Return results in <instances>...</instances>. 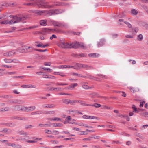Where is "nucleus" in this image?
Instances as JSON below:
<instances>
[{"instance_id":"nucleus-50","label":"nucleus","mask_w":148,"mask_h":148,"mask_svg":"<svg viewBox=\"0 0 148 148\" xmlns=\"http://www.w3.org/2000/svg\"><path fill=\"white\" fill-rule=\"evenodd\" d=\"M34 50H35V51H38L39 52H44L46 51L47 50V49H45L44 50H40V49H34Z\"/></svg>"},{"instance_id":"nucleus-45","label":"nucleus","mask_w":148,"mask_h":148,"mask_svg":"<svg viewBox=\"0 0 148 148\" xmlns=\"http://www.w3.org/2000/svg\"><path fill=\"white\" fill-rule=\"evenodd\" d=\"M82 88L85 89H87L90 88L88 86L85 84L83 85L82 86Z\"/></svg>"},{"instance_id":"nucleus-41","label":"nucleus","mask_w":148,"mask_h":148,"mask_svg":"<svg viewBox=\"0 0 148 148\" xmlns=\"http://www.w3.org/2000/svg\"><path fill=\"white\" fill-rule=\"evenodd\" d=\"M62 25L60 27H63L66 28H67L68 27V24L67 23H62Z\"/></svg>"},{"instance_id":"nucleus-19","label":"nucleus","mask_w":148,"mask_h":148,"mask_svg":"<svg viewBox=\"0 0 148 148\" xmlns=\"http://www.w3.org/2000/svg\"><path fill=\"white\" fill-rule=\"evenodd\" d=\"M9 146H10L12 147H13L14 148H21L22 146L21 145L19 144H11L10 145H9Z\"/></svg>"},{"instance_id":"nucleus-5","label":"nucleus","mask_w":148,"mask_h":148,"mask_svg":"<svg viewBox=\"0 0 148 148\" xmlns=\"http://www.w3.org/2000/svg\"><path fill=\"white\" fill-rule=\"evenodd\" d=\"M47 23L50 24H53L54 26L61 27L62 26V23L49 19L47 20Z\"/></svg>"},{"instance_id":"nucleus-14","label":"nucleus","mask_w":148,"mask_h":148,"mask_svg":"<svg viewBox=\"0 0 148 148\" xmlns=\"http://www.w3.org/2000/svg\"><path fill=\"white\" fill-rule=\"evenodd\" d=\"M12 132V131L10 129L4 128L2 130V132L4 133L7 134H9Z\"/></svg>"},{"instance_id":"nucleus-11","label":"nucleus","mask_w":148,"mask_h":148,"mask_svg":"<svg viewBox=\"0 0 148 148\" xmlns=\"http://www.w3.org/2000/svg\"><path fill=\"white\" fill-rule=\"evenodd\" d=\"M128 88L130 90L131 92L134 93L138 92L139 90L138 88H134L132 87H128Z\"/></svg>"},{"instance_id":"nucleus-48","label":"nucleus","mask_w":148,"mask_h":148,"mask_svg":"<svg viewBox=\"0 0 148 148\" xmlns=\"http://www.w3.org/2000/svg\"><path fill=\"white\" fill-rule=\"evenodd\" d=\"M74 87L73 86L72 84H71V85L70 86H69L67 87H66L65 88V89H68L69 90H71Z\"/></svg>"},{"instance_id":"nucleus-1","label":"nucleus","mask_w":148,"mask_h":148,"mask_svg":"<svg viewBox=\"0 0 148 148\" xmlns=\"http://www.w3.org/2000/svg\"><path fill=\"white\" fill-rule=\"evenodd\" d=\"M64 11L61 9H57L54 10H43L38 11L36 10V13L38 15H41L43 14H47L48 15H55V14H59L62 13Z\"/></svg>"},{"instance_id":"nucleus-30","label":"nucleus","mask_w":148,"mask_h":148,"mask_svg":"<svg viewBox=\"0 0 148 148\" xmlns=\"http://www.w3.org/2000/svg\"><path fill=\"white\" fill-rule=\"evenodd\" d=\"M4 61L7 63H11V60L10 59H8L5 58L4 59Z\"/></svg>"},{"instance_id":"nucleus-26","label":"nucleus","mask_w":148,"mask_h":148,"mask_svg":"<svg viewBox=\"0 0 148 148\" xmlns=\"http://www.w3.org/2000/svg\"><path fill=\"white\" fill-rule=\"evenodd\" d=\"M54 127H61L63 126V125L61 123H53L52 124Z\"/></svg>"},{"instance_id":"nucleus-22","label":"nucleus","mask_w":148,"mask_h":148,"mask_svg":"<svg viewBox=\"0 0 148 148\" xmlns=\"http://www.w3.org/2000/svg\"><path fill=\"white\" fill-rule=\"evenodd\" d=\"M15 108V109L16 110H21V109L22 108V107H21V106L18 105H16L14 106Z\"/></svg>"},{"instance_id":"nucleus-59","label":"nucleus","mask_w":148,"mask_h":148,"mask_svg":"<svg viewBox=\"0 0 148 148\" xmlns=\"http://www.w3.org/2000/svg\"><path fill=\"white\" fill-rule=\"evenodd\" d=\"M79 46L80 47H81L82 48H84V44L82 42H79Z\"/></svg>"},{"instance_id":"nucleus-17","label":"nucleus","mask_w":148,"mask_h":148,"mask_svg":"<svg viewBox=\"0 0 148 148\" xmlns=\"http://www.w3.org/2000/svg\"><path fill=\"white\" fill-rule=\"evenodd\" d=\"M72 46V48H77L79 47V42H76L74 43H71Z\"/></svg>"},{"instance_id":"nucleus-3","label":"nucleus","mask_w":148,"mask_h":148,"mask_svg":"<svg viewBox=\"0 0 148 148\" xmlns=\"http://www.w3.org/2000/svg\"><path fill=\"white\" fill-rule=\"evenodd\" d=\"M35 5H37L39 7L51 8L53 7V5H48V3L45 2L44 0H36L34 1Z\"/></svg>"},{"instance_id":"nucleus-46","label":"nucleus","mask_w":148,"mask_h":148,"mask_svg":"<svg viewBox=\"0 0 148 148\" xmlns=\"http://www.w3.org/2000/svg\"><path fill=\"white\" fill-rule=\"evenodd\" d=\"M18 60L16 59H13V60H11V63L12 62H13L14 63H18Z\"/></svg>"},{"instance_id":"nucleus-47","label":"nucleus","mask_w":148,"mask_h":148,"mask_svg":"<svg viewBox=\"0 0 148 148\" xmlns=\"http://www.w3.org/2000/svg\"><path fill=\"white\" fill-rule=\"evenodd\" d=\"M59 133V132L57 130H53L52 132V134L54 135H58Z\"/></svg>"},{"instance_id":"nucleus-62","label":"nucleus","mask_w":148,"mask_h":148,"mask_svg":"<svg viewBox=\"0 0 148 148\" xmlns=\"http://www.w3.org/2000/svg\"><path fill=\"white\" fill-rule=\"evenodd\" d=\"M53 38H57V36L56 35H52V36L50 37V39L51 40L53 39Z\"/></svg>"},{"instance_id":"nucleus-24","label":"nucleus","mask_w":148,"mask_h":148,"mask_svg":"<svg viewBox=\"0 0 148 148\" xmlns=\"http://www.w3.org/2000/svg\"><path fill=\"white\" fill-rule=\"evenodd\" d=\"M143 39V37L142 34H140L137 36V40L139 41H142Z\"/></svg>"},{"instance_id":"nucleus-7","label":"nucleus","mask_w":148,"mask_h":148,"mask_svg":"<svg viewBox=\"0 0 148 148\" xmlns=\"http://www.w3.org/2000/svg\"><path fill=\"white\" fill-rule=\"evenodd\" d=\"M15 52L13 51H10L5 52L3 53V55L7 57H10L13 56Z\"/></svg>"},{"instance_id":"nucleus-12","label":"nucleus","mask_w":148,"mask_h":148,"mask_svg":"<svg viewBox=\"0 0 148 148\" xmlns=\"http://www.w3.org/2000/svg\"><path fill=\"white\" fill-rule=\"evenodd\" d=\"M55 105L54 104H43L42 105V107L44 108H51L55 107Z\"/></svg>"},{"instance_id":"nucleus-60","label":"nucleus","mask_w":148,"mask_h":148,"mask_svg":"<svg viewBox=\"0 0 148 148\" xmlns=\"http://www.w3.org/2000/svg\"><path fill=\"white\" fill-rule=\"evenodd\" d=\"M61 89L60 88H53V90H55V91H58L60 90Z\"/></svg>"},{"instance_id":"nucleus-33","label":"nucleus","mask_w":148,"mask_h":148,"mask_svg":"<svg viewBox=\"0 0 148 148\" xmlns=\"http://www.w3.org/2000/svg\"><path fill=\"white\" fill-rule=\"evenodd\" d=\"M9 108L8 107H6L4 108H2L0 110L1 111H6L9 110Z\"/></svg>"},{"instance_id":"nucleus-38","label":"nucleus","mask_w":148,"mask_h":148,"mask_svg":"<svg viewBox=\"0 0 148 148\" xmlns=\"http://www.w3.org/2000/svg\"><path fill=\"white\" fill-rule=\"evenodd\" d=\"M15 119H16L17 120H23L24 121H25L26 120V118L24 117H16L14 118Z\"/></svg>"},{"instance_id":"nucleus-34","label":"nucleus","mask_w":148,"mask_h":148,"mask_svg":"<svg viewBox=\"0 0 148 148\" xmlns=\"http://www.w3.org/2000/svg\"><path fill=\"white\" fill-rule=\"evenodd\" d=\"M125 14L124 12H123L122 13V14L121 15H118L117 16H115V17H119V18H123V17L124 16H125Z\"/></svg>"},{"instance_id":"nucleus-57","label":"nucleus","mask_w":148,"mask_h":148,"mask_svg":"<svg viewBox=\"0 0 148 148\" xmlns=\"http://www.w3.org/2000/svg\"><path fill=\"white\" fill-rule=\"evenodd\" d=\"M58 68L60 69L66 68V65L59 66H58Z\"/></svg>"},{"instance_id":"nucleus-56","label":"nucleus","mask_w":148,"mask_h":148,"mask_svg":"<svg viewBox=\"0 0 148 148\" xmlns=\"http://www.w3.org/2000/svg\"><path fill=\"white\" fill-rule=\"evenodd\" d=\"M33 126L31 125H26L25 126V129H27L28 128H30L31 127Z\"/></svg>"},{"instance_id":"nucleus-43","label":"nucleus","mask_w":148,"mask_h":148,"mask_svg":"<svg viewBox=\"0 0 148 148\" xmlns=\"http://www.w3.org/2000/svg\"><path fill=\"white\" fill-rule=\"evenodd\" d=\"M0 97H1V98L3 97V98H12V96H9L8 95L3 96H1Z\"/></svg>"},{"instance_id":"nucleus-64","label":"nucleus","mask_w":148,"mask_h":148,"mask_svg":"<svg viewBox=\"0 0 148 148\" xmlns=\"http://www.w3.org/2000/svg\"><path fill=\"white\" fill-rule=\"evenodd\" d=\"M79 55L80 57H86V54L84 53H81L79 54Z\"/></svg>"},{"instance_id":"nucleus-55","label":"nucleus","mask_w":148,"mask_h":148,"mask_svg":"<svg viewBox=\"0 0 148 148\" xmlns=\"http://www.w3.org/2000/svg\"><path fill=\"white\" fill-rule=\"evenodd\" d=\"M129 62L132 61V64H134L136 63V61L135 60H133L131 59L129 60H128Z\"/></svg>"},{"instance_id":"nucleus-54","label":"nucleus","mask_w":148,"mask_h":148,"mask_svg":"<svg viewBox=\"0 0 148 148\" xmlns=\"http://www.w3.org/2000/svg\"><path fill=\"white\" fill-rule=\"evenodd\" d=\"M56 85H62V86H64V85H68V84L67 83H57Z\"/></svg>"},{"instance_id":"nucleus-18","label":"nucleus","mask_w":148,"mask_h":148,"mask_svg":"<svg viewBox=\"0 0 148 148\" xmlns=\"http://www.w3.org/2000/svg\"><path fill=\"white\" fill-rule=\"evenodd\" d=\"M10 21H9L8 20H4L3 21L1 22V24H12V22H10Z\"/></svg>"},{"instance_id":"nucleus-20","label":"nucleus","mask_w":148,"mask_h":148,"mask_svg":"<svg viewBox=\"0 0 148 148\" xmlns=\"http://www.w3.org/2000/svg\"><path fill=\"white\" fill-rule=\"evenodd\" d=\"M138 11L135 9H132L131 10L132 14L134 15H136L138 14Z\"/></svg>"},{"instance_id":"nucleus-40","label":"nucleus","mask_w":148,"mask_h":148,"mask_svg":"<svg viewBox=\"0 0 148 148\" xmlns=\"http://www.w3.org/2000/svg\"><path fill=\"white\" fill-rule=\"evenodd\" d=\"M124 23L127 25V27L129 28H131L132 27V25L128 22L127 21H124Z\"/></svg>"},{"instance_id":"nucleus-28","label":"nucleus","mask_w":148,"mask_h":148,"mask_svg":"<svg viewBox=\"0 0 148 148\" xmlns=\"http://www.w3.org/2000/svg\"><path fill=\"white\" fill-rule=\"evenodd\" d=\"M62 102L66 104H68L70 103V99H63L62 100Z\"/></svg>"},{"instance_id":"nucleus-63","label":"nucleus","mask_w":148,"mask_h":148,"mask_svg":"<svg viewBox=\"0 0 148 148\" xmlns=\"http://www.w3.org/2000/svg\"><path fill=\"white\" fill-rule=\"evenodd\" d=\"M88 78L93 79H95L96 80H97V78H95L94 77L92 76L91 75L89 76Z\"/></svg>"},{"instance_id":"nucleus-39","label":"nucleus","mask_w":148,"mask_h":148,"mask_svg":"<svg viewBox=\"0 0 148 148\" xmlns=\"http://www.w3.org/2000/svg\"><path fill=\"white\" fill-rule=\"evenodd\" d=\"M19 134L21 135H28V133L26 132H24L23 131H20L19 132Z\"/></svg>"},{"instance_id":"nucleus-61","label":"nucleus","mask_w":148,"mask_h":148,"mask_svg":"<svg viewBox=\"0 0 148 148\" xmlns=\"http://www.w3.org/2000/svg\"><path fill=\"white\" fill-rule=\"evenodd\" d=\"M21 87L23 88H29L28 85H21Z\"/></svg>"},{"instance_id":"nucleus-16","label":"nucleus","mask_w":148,"mask_h":148,"mask_svg":"<svg viewBox=\"0 0 148 148\" xmlns=\"http://www.w3.org/2000/svg\"><path fill=\"white\" fill-rule=\"evenodd\" d=\"M132 32L133 33L136 34L138 31L139 29L138 27H133L132 29Z\"/></svg>"},{"instance_id":"nucleus-23","label":"nucleus","mask_w":148,"mask_h":148,"mask_svg":"<svg viewBox=\"0 0 148 148\" xmlns=\"http://www.w3.org/2000/svg\"><path fill=\"white\" fill-rule=\"evenodd\" d=\"M55 113V111L52 110L46 111L44 114H54Z\"/></svg>"},{"instance_id":"nucleus-44","label":"nucleus","mask_w":148,"mask_h":148,"mask_svg":"<svg viewBox=\"0 0 148 148\" xmlns=\"http://www.w3.org/2000/svg\"><path fill=\"white\" fill-rule=\"evenodd\" d=\"M142 7L148 13V7L145 5L142 6Z\"/></svg>"},{"instance_id":"nucleus-25","label":"nucleus","mask_w":148,"mask_h":148,"mask_svg":"<svg viewBox=\"0 0 148 148\" xmlns=\"http://www.w3.org/2000/svg\"><path fill=\"white\" fill-rule=\"evenodd\" d=\"M15 104H22L24 102V101L19 99H15Z\"/></svg>"},{"instance_id":"nucleus-10","label":"nucleus","mask_w":148,"mask_h":148,"mask_svg":"<svg viewBox=\"0 0 148 148\" xmlns=\"http://www.w3.org/2000/svg\"><path fill=\"white\" fill-rule=\"evenodd\" d=\"M81 67L85 69L86 70L89 69H93V68L91 66H89L86 64H82V65Z\"/></svg>"},{"instance_id":"nucleus-37","label":"nucleus","mask_w":148,"mask_h":148,"mask_svg":"<svg viewBox=\"0 0 148 148\" xmlns=\"http://www.w3.org/2000/svg\"><path fill=\"white\" fill-rule=\"evenodd\" d=\"M139 25H140L141 26H142L145 27H147L148 25L147 24H146L145 23L143 22H141L140 24Z\"/></svg>"},{"instance_id":"nucleus-29","label":"nucleus","mask_w":148,"mask_h":148,"mask_svg":"<svg viewBox=\"0 0 148 148\" xmlns=\"http://www.w3.org/2000/svg\"><path fill=\"white\" fill-rule=\"evenodd\" d=\"M88 119H98V118L92 116H88Z\"/></svg>"},{"instance_id":"nucleus-58","label":"nucleus","mask_w":148,"mask_h":148,"mask_svg":"<svg viewBox=\"0 0 148 148\" xmlns=\"http://www.w3.org/2000/svg\"><path fill=\"white\" fill-rule=\"evenodd\" d=\"M143 116L145 117H148V112H145L143 113Z\"/></svg>"},{"instance_id":"nucleus-13","label":"nucleus","mask_w":148,"mask_h":148,"mask_svg":"<svg viewBox=\"0 0 148 148\" xmlns=\"http://www.w3.org/2000/svg\"><path fill=\"white\" fill-rule=\"evenodd\" d=\"M105 41L104 39H102L100 40V41L97 42V46L98 47H100L104 44V43Z\"/></svg>"},{"instance_id":"nucleus-42","label":"nucleus","mask_w":148,"mask_h":148,"mask_svg":"<svg viewBox=\"0 0 148 148\" xmlns=\"http://www.w3.org/2000/svg\"><path fill=\"white\" fill-rule=\"evenodd\" d=\"M75 66H77L79 67H81L82 65V64L78 63H74L73 64Z\"/></svg>"},{"instance_id":"nucleus-15","label":"nucleus","mask_w":148,"mask_h":148,"mask_svg":"<svg viewBox=\"0 0 148 148\" xmlns=\"http://www.w3.org/2000/svg\"><path fill=\"white\" fill-rule=\"evenodd\" d=\"M47 20H41L40 21V23L42 26H45L47 25Z\"/></svg>"},{"instance_id":"nucleus-53","label":"nucleus","mask_w":148,"mask_h":148,"mask_svg":"<svg viewBox=\"0 0 148 148\" xmlns=\"http://www.w3.org/2000/svg\"><path fill=\"white\" fill-rule=\"evenodd\" d=\"M45 132L47 133L48 134H50L52 133V132L49 130H45Z\"/></svg>"},{"instance_id":"nucleus-6","label":"nucleus","mask_w":148,"mask_h":148,"mask_svg":"<svg viewBox=\"0 0 148 148\" xmlns=\"http://www.w3.org/2000/svg\"><path fill=\"white\" fill-rule=\"evenodd\" d=\"M36 108V107L34 106H31L29 107H25L24 106L22 107V108L21 109V111L26 112H29L33 111Z\"/></svg>"},{"instance_id":"nucleus-2","label":"nucleus","mask_w":148,"mask_h":148,"mask_svg":"<svg viewBox=\"0 0 148 148\" xmlns=\"http://www.w3.org/2000/svg\"><path fill=\"white\" fill-rule=\"evenodd\" d=\"M10 17L11 18H13V19L11 20L10 22H12V24L19 22L21 21L26 20L27 18V16H25L23 15H18V16L16 15L14 16L10 15Z\"/></svg>"},{"instance_id":"nucleus-51","label":"nucleus","mask_w":148,"mask_h":148,"mask_svg":"<svg viewBox=\"0 0 148 148\" xmlns=\"http://www.w3.org/2000/svg\"><path fill=\"white\" fill-rule=\"evenodd\" d=\"M148 127V125H147V124L145 125H143V126H142L141 127V129L142 130H144L146 128H147Z\"/></svg>"},{"instance_id":"nucleus-36","label":"nucleus","mask_w":148,"mask_h":148,"mask_svg":"<svg viewBox=\"0 0 148 148\" xmlns=\"http://www.w3.org/2000/svg\"><path fill=\"white\" fill-rule=\"evenodd\" d=\"M132 108L133 109V112H135L138 113V111L137 110V108L135 107L134 105H133L132 106Z\"/></svg>"},{"instance_id":"nucleus-4","label":"nucleus","mask_w":148,"mask_h":148,"mask_svg":"<svg viewBox=\"0 0 148 148\" xmlns=\"http://www.w3.org/2000/svg\"><path fill=\"white\" fill-rule=\"evenodd\" d=\"M58 45L63 48H71L72 46L70 43L65 42L64 39L60 40V41L57 44Z\"/></svg>"},{"instance_id":"nucleus-32","label":"nucleus","mask_w":148,"mask_h":148,"mask_svg":"<svg viewBox=\"0 0 148 148\" xmlns=\"http://www.w3.org/2000/svg\"><path fill=\"white\" fill-rule=\"evenodd\" d=\"M42 77L43 78H51V75H48L46 74H43L42 75Z\"/></svg>"},{"instance_id":"nucleus-21","label":"nucleus","mask_w":148,"mask_h":148,"mask_svg":"<svg viewBox=\"0 0 148 148\" xmlns=\"http://www.w3.org/2000/svg\"><path fill=\"white\" fill-rule=\"evenodd\" d=\"M96 76L99 77L103 79H106L107 78V76L103 75L97 74L96 75Z\"/></svg>"},{"instance_id":"nucleus-9","label":"nucleus","mask_w":148,"mask_h":148,"mask_svg":"<svg viewBox=\"0 0 148 148\" xmlns=\"http://www.w3.org/2000/svg\"><path fill=\"white\" fill-rule=\"evenodd\" d=\"M88 56L90 58H97L100 56V55L98 53H89L88 54Z\"/></svg>"},{"instance_id":"nucleus-35","label":"nucleus","mask_w":148,"mask_h":148,"mask_svg":"<svg viewBox=\"0 0 148 148\" xmlns=\"http://www.w3.org/2000/svg\"><path fill=\"white\" fill-rule=\"evenodd\" d=\"M90 106H94L96 108H98L101 106V105L99 104L95 103L92 105H90Z\"/></svg>"},{"instance_id":"nucleus-27","label":"nucleus","mask_w":148,"mask_h":148,"mask_svg":"<svg viewBox=\"0 0 148 148\" xmlns=\"http://www.w3.org/2000/svg\"><path fill=\"white\" fill-rule=\"evenodd\" d=\"M23 4L24 5H27V6H34L35 5V3H34V2L32 3H24Z\"/></svg>"},{"instance_id":"nucleus-49","label":"nucleus","mask_w":148,"mask_h":148,"mask_svg":"<svg viewBox=\"0 0 148 148\" xmlns=\"http://www.w3.org/2000/svg\"><path fill=\"white\" fill-rule=\"evenodd\" d=\"M51 63L50 62H44V64L45 66H50L51 65Z\"/></svg>"},{"instance_id":"nucleus-52","label":"nucleus","mask_w":148,"mask_h":148,"mask_svg":"<svg viewBox=\"0 0 148 148\" xmlns=\"http://www.w3.org/2000/svg\"><path fill=\"white\" fill-rule=\"evenodd\" d=\"M77 103H79L82 105H84L85 104L83 103V101L80 100H77Z\"/></svg>"},{"instance_id":"nucleus-8","label":"nucleus","mask_w":148,"mask_h":148,"mask_svg":"<svg viewBox=\"0 0 148 148\" xmlns=\"http://www.w3.org/2000/svg\"><path fill=\"white\" fill-rule=\"evenodd\" d=\"M45 30L46 32L51 31L53 32H56L57 33H59L61 32V31L58 28H56L54 29L45 28Z\"/></svg>"},{"instance_id":"nucleus-31","label":"nucleus","mask_w":148,"mask_h":148,"mask_svg":"<svg viewBox=\"0 0 148 148\" xmlns=\"http://www.w3.org/2000/svg\"><path fill=\"white\" fill-rule=\"evenodd\" d=\"M76 103H77V100H70V104L71 105H75Z\"/></svg>"}]
</instances>
